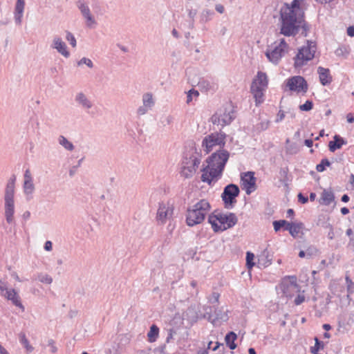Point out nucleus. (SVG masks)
<instances>
[{
	"instance_id": "16",
	"label": "nucleus",
	"mask_w": 354,
	"mask_h": 354,
	"mask_svg": "<svg viewBox=\"0 0 354 354\" xmlns=\"http://www.w3.org/2000/svg\"><path fill=\"white\" fill-rule=\"evenodd\" d=\"M286 86L290 91L297 93H306L308 90V84L301 76H293L286 80Z\"/></svg>"
},
{
	"instance_id": "32",
	"label": "nucleus",
	"mask_w": 354,
	"mask_h": 354,
	"mask_svg": "<svg viewBox=\"0 0 354 354\" xmlns=\"http://www.w3.org/2000/svg\"><path fill=\"white\" fill-rule=\"evenodd\" d=\"M290 222L286 220L274 221L272 223L274 230L275 232H278L281 228L283 227L284 230L287 231V228L290 225Z\"/></svg>"
},
{
	"instance_id": "19",
	"label": "nucleus",
	"mask_w": 354,
	"mask_h": 354,
	"mask_svg": "<svg viewBox=\"0 0 354 354\" xmlns=\"http://www.w3.org/2000/svg\"><path fill=\"white\" fill-rule=\"evenodd\" d=\"M1 296L10 301L14 306L19 307L22 312H24L25 308L21 301L18 292L15 289L10 288L9 290H6Z\"/></svg>"
},
{
	"instance_id": "64",
	"label": "nucleus",
	"mask_w": 354,
	"mask_h": 354,
	"mask_svg": "<svg viewBox=\"0 0 354 354\" xmlns=\"http://www.w3.org/2000/svg\"><path fill=\"white\" fill-rule=\"evenodd\" d=\"M304 144L308 147H311L313 145V141L312 139H306L304 140Z\"/></svg>"
},
{
	"instance_id": "63",
	"label": "nucleus",
	"mask_w": 354,
	"mask_h": 354,
	"mask_svg": "<svg viewBox=\"0 0 354 354\" xmlns=\"http://www.w3.org/2000/svg\"><path fill=\"white\" fill-rule=\"evenodd\" d=\"M346 120L348 123L354 122V115L353 113H349L346 115Z\"/></svg>"
},
{
	"instance_id": "59",
	"label": "nucleus",
	"mask_w": 354,
	"mask_h": 354,
	"mask_svg": "<svg viewBox=\"0 0 354 354\" xmlns=\"http://www.w3.org/2000/svg\"><path fill=\"white\" fill-rule=\"evenodd\" d=\"M52 245H53L52 242L50 241H47L44 243V248L46 251H50V250H52Z\"/></svg>"
},
{
	"instance_id": "52",
	"label": "nucleus",
	"mask_w": 354,
	"mask_h": 354,
	"mask_svg": "<svg viewBox=\"0 0 354 354\" xmlns=\"http://www.w3.org/2000/svg\"><path fill=\"white\" fill-rule=\"evenodd\" d=\"M48 346H50L51 353H55L57 351V348L56 347L53 339H50L48 341Z\"/></svg>"
},
{
	"instance_id": "26",
	"label": "nucleus",
	"mask_w": 354,
	"mask_h": 354,
	"mask_svg": "<svg viewBox=\"0 0 354 354\" xmlns=\"http://www.w3.org/2000/svg\"><path fill=\"white\" fill-rule=\"evenodd\" d=\"M75 101L85 109H89L93 106L92 102L83 93H79L76 95Z\"/></svg>"
},
{
	"instance_id": "3",
	"label": "nucleus",
	"mask_w": 354,
	"mask_h": 354,
	"mask_svg": "<svg viewBox=\"0 0 354 354\" xmlns=\"http://www.w3.org/2000/svg\"><path fill=\"white\" fill-rule=\"evenodd\" d=\"M15 181L16 176L12 175L8 180L3 196L4 202V216L6 222L8 224L15 223Z\"/></svg>"
},
{
	"instance_id": "50",
	"label": "nucleus",
	"mask_w": 354,
	"mask_h": 354,
	"mask_svg": "<svg viewBox=\"0 0 354 354\" xmlns=\"http://www.w3.org/2000/svg\"><path fill=\"white\" fill-rule=\"evenodd\" d=\"M346 283L347 285V290L348 292H353L354 288V283L350 279L348 276H346L345 277Z\"/></svg>"
},
{
	"instance_id": "9",
	"label": "nucleus",
	"mask_w": 354,
	"mask_h": 354,
	"mask_svg": "<svg viewBox=\"0 0 354 354\" xmlns=\"http://www.w3.org/2000/svg\"><path fill=\"white\" fill-rule=\"evenodd\" d=\"M225 133H212L203 138L202 147L206 153H210L216 146H218L219 149H223L225 145Z\"/></svg>"
},
{
	"instance_id": "54",
	"label": "nucleus",
	"mask_w": 354,
	"mask_h": 354,
	"mask_svg": "<svg viewBox=\"0 0 354 354\" xmlns=\"http://www.w3.org/2000/svg\"><path fill=\"white\" fill-rule=\"evenodd\" d=\"M220 295L217 292H213L212 295V297L209 299V302L211 304L218 303Z\"/></svg>"
},
{
	"instance_id": "57",
	"label": "nucleus",
	"mask_w": 354,
	"mask_h": 354,
	"mask_svg": "<svg viewBox=\"0 0 354 354\" xmlns=\"http://www.w3.org/2000/svg\"><path fill=\"white\" fill-rule=\"evenodd\" d=\"M284 118H285L284 112L283 111L280 110L277 115L275 122H279L282 121L284 119Z\"/></svg>"
},
{
	"instance_id": "27",
	"label": "nucleus",
	"mask_w": 354,
	"mask_h": 354,
	"mask_svg": "<svg viewBox=\"0 0 354 354\" xmlns=\"http://www.w3.org/2000/svg\"><path fill=\"white\" fill-rule=\"evenodd\" d=\"M236 339L237 335L233 331H230L226 334L225 341L226 345L230 348V349L234 350L236 348V344L234 342Z\"/></svg>"
},
{
	"instance_id": "11",
	"label": "nucleus",
	"mask_w": 354,
	"mask_h": 354,
	"mask_svg": "<svg viewBox=\"0 0 354 354\" xmlns=\"http://www.w3.org/2000/svg\"><path fill=\"white\" fill-rule=\"evenodd\" d=\"M239 187L235 184H229L224 187L221 198L225 208L231 209L233 207L236 202V198L239 196Z\"/></svg>"
},
{
	"instance_id": "17",
	"label": "nucleus",
	"mask_w": 354,
	"mask_h": 354,
	"mask_svg": "<svg viewBox=\"0 0 354 354\" xmlns=\"http://www.w3.org/2000/svg\"><path fill=\"white\" fill-rule=\"evenodd\" d=\"M242 189L247 194H250L256 189V178L254 171H247L241 176Z\"/></svg>"
},
{
	"instance_id": "51",
	"label": "nucleus",
	"mask_w": 354,
	"mask_h": 354,
	"mask_svg": "<svg viewBox=\"0 0 354 354\" xmlns=\"http://www.w3.org/2000/svg\"><path fill=\"white\" fill-rule=\"evenodd\" d=\"M149 109H151L149 107L143 104L142 106H140L138 109L137 113L140 115H142L145 114Z\"/></svg>"
},
{
	"instance_id": "15",
	"label": "nucleus",
	"mask_w": 354,
	"mask_h": 354,
	"mask_svg": "<svg viewBox=\"0 0 354 354\" xmlns=\"http://www.w3.org/2000/svg\"><path fill=\"white\" fill-rule=\"evenodd\" d=\"M174 207L169 203H160L156 214V220L159 224H165L172 218Z\"/></svg>"
},
{
	"instance_id": "61",
	"label": "nucleus",
	"mask_w": 354,
	"mask_h": 354,
	"mask_svg": "<svg viewBox=\"0 0 354 354\" xmlns=\"http://www.w3.org/2000/svg\"><path fill=\"white\" fill-rule=\"evenodd\" d=\"M347 35L350 37H354V26H351L347 28Z\"/></svg>"
},
{
	"instance_id": "12",
	"label": "nucleus",
	"mask_w": 354,
	"mask_h": 354,
	"mask_svg": "<svg viewBox=\"0 0 354 354\" xmlns=\"http://www.w3.org/2000/svg\"><path fill=\"white\" fill-rule=\"evenodd\" d=\"M200 162L201 159L194 155H192L189 158L185 157L182 162L181 176L186 178H192L195 174Z\"/></svg>"
},
{
	"instance_id": "44",
	"label": "nucleus",
	"mask_w": 354,
	"mask_h": 354,
	"mask_svg": "<svg viewBox=\"0 0 354 354\" xmlns=\"http://www.w3.org/2000/svg\"><path fill=\"white\" fill-rule=\"evenodd\" d=\"M313 107V103L311 100H306V102L299 106V109L302 111H309Z\"/></svg>"
},
{
	"instance_id": "22",
	"label": "nucleus",
	"mask_w": 354,
	"mask_h": 354,
	"mask_svg": "<svg viewBox=\"0 0 354 354\" xmlns=\"http://www.w3.org/2000/svg\"><path fill=\"white\" fill-rule=\"evenodd\" d=\"M317 73L319 74L320 83L323 86H326L331 83L333 78L330 74V70L328 68L319 66L317 68Z\"/></svg>"
},
{
	"instance_id": "48",
	"label": "nucleus",
	"mask_w": 354,
	"mask_h": 354,
	"mask_svg": "<svg viewBox=\"0 0 354 354\" xmlns=\"http://www.w3.org/2000/svg\"><path fill=\"white\" fill-rule=\"evenodd\" d=\"M82 64H86L89 68H93V64L92 61L90 59L86 58V57L82 58L77 62V65L78 66H80Z\"/></svg>"
},
{
	"instance_id": "45",
	"label": "nucleus",
	"mask_w": 354,
	"mask_h": 354,
	"mask_svg": "<svg viewBox=\"0 0 354 354\" xmlns=\"http://www.w3.org/2000/svg\"><path fill=\"white\" fill-rule=\"evenodd\" d=\"M66 39L70 43L73 47H75L77 44L76 39L74 35L69 31L66 32Z\"/></svg>"
},
{
	"instance_id": "20",
	"label": "nucleus",
	"mask_w": 354,
	"mask_h": 354,
	"mask_svg": "<svg viewBox=\"0 0 354 354\" xmlns=\"http://www.w3.org/2000/svg\"><path fill=\"white\" fill-rule=\"evenodd\" d=\"M51 48L56 49L59 53H60L66 58L70 57V53L67 50V46L66 43L63 41L62 38H60L58 36H55L53 37Z\"/></svg>"
},
{
	"instance_id": "5",
	"label": "nucleus",
	"mask_w": 354,
	"mask_h": 354,
	"mask_svg": "<svg viewBox=\"0 0 354 354\" xmlns=\"http://www.w3.org/2000/svg\"><path fill=\"white\" fill-rule=\"evenodd\" d=\"M238 218L236 214L232 212L223 214L215 212L208 216V223L212 225L215 232H223L231 228L236 224Z\"/></svg>"
},
{
	"instance_id": "36",
	"label": "nucleus",
	"mask_w": 354,
	"mask_h": 354,
	"mask_svg": "<svg viewBox=\"0 0 354 354\" xmlns=\"http://www.w3.org/2000/svg\"><path fill=\"white\" fill-rule=\"evenodd\" d=\"M142 103L143 104L147 106L150 109L153 106L154 102L153 100L152 95L149 93H145L142 95Z\"/></svg>"
},
{
	"instance_id": "56",
	"label": "nucleus",
	"mask_w": 354,
	"mask_h": 354,
	"mask_svg": "<svg viewBox=\"0 0 354 354\" xmlns=\"http://www.w3.org/2000/svg\"><path fill=\"white\" fill-rule=\"evenodd\" d=\"M298 201L301 204H305L308 201V198L304 196L301 193H299L297 196Z\"/></svg>"
},
{
	"instance_id": "24",
	"label": "nucleus",
	"mask_w": 354,
	"mask_h": 354,
	"mask_svg": "<svg viewBox=\"0 0 354 354\" xmlns=\"http://www.w3.org/2000/svg\"><path fill=\"white\" fill-rule=\"evenodd\" d=\"M347 142L344 138L336 134L333 136V140L329 142L328 148L330 151L334 152L337 149L342 148V147Z\"/></svg>"
},
{
	"instance_id": "8",
	"label": "nucleus",
	"mask_w": 354,
	"mask_h": 354,
	"mask_svg": "<svg viewBox=\"0 0 354 354\" xmlns=\"http://www.w3.org/2000/svg\"><path fill=\"white\" fill-rule=\"evenodd\" d=\"M236 118L235 111L231 104L224 106L223 110L216 112L212 117V121L214 124L224 127L229 125Z\"/></svg>"
},
{
	"instance_id": "42",
	"label": "nucleus",
	"mask_w": 354,
	"mask_h": 354,
	"mask_svg": "<svg viewBox=\"0 0 354 354\" xmlns=\"http://www.w3.org/2000/svg\"><path fill=\"white\" fill-rule=\"evenodd\" d=\"M38 280L44 283L50 284L53 281L52 277L48 274H40L38 275Z\"/></svg>"
},
{
	"instance_id": "1",
	"label": "nucleus",
	"mask_w": 354,
	"mask_h": 354,
	"mask_svg": "<svg viewBox=\"0 0 354 354\" xmlns=\"http://www.w3.org/2000/svg\"><path fill=\"white\" fill-rule=\"evenodd\" d=\"M304 0H292L290 3H285L280 9V34L286 37H295L300 30L304 10Z\"/></svg>"
},
{
	"instance_id": "31",
	"label": "nucleus",
	"mask_w": 354,
	"mask_h": 354,
	"mask_svg": "<svg viewBox=\"0 0 354 354\" xmlns=\"http://www.w3.org/2000/svg\"><path fill=\"white\" fill-rule=\"evenodd\" d=\"M58 142L60 145H62L65 149L72 151L75 147L73 144L68 140L64 136H59L58 138Z\"/></svg>"
},
{
	"instance_id": "43",
	"label": "nucleus",
	"mask_w": 354,
	"mask_h": 354,
	"mask_svg": "<svg viewBox=\"0 0 354 354\" xmlns=\"http://www.w3.org/2000/svg\"><path fill=\"white\" fill-rule=\"evenodd\" d=\"M196 14H197L196 10L190 9L188 11V17L191 19L189 26L192 29L194 28V18H195Z\"/></svg>"
},
{
	"instance_id": "34",
	"label": "nucleus",
	"mask_w": 354,
	"mask_h": 354,
	"mask_svg": "<svg viewBox=\"0 0 354 354\" xmlns=\"http://www.w3.org/2000/svg\"><path fill=\"white\" fill-rule=\"evenodd\" d=\"M23 188L24 194L26 196H31L35 190V185L32 180H24Z\"/></svg>"
},
{
	"instance_id": "53",
	"label": "nucleus",
	"mask_w": 354,
	"mask_h": 354,
	"mask_svg": "<svg viewBox=\"0 0 354 354\" xmlns=\"http://www.w3.org/2000/svg\"><path fill=\"white\" fill-rule=\"evenodd\" d=\"M305 300V297L304 295H298L296 298L295 299V304L298 306V305H300Z\"/></svg>"
},
{
	"instance_id": "41",
	"label": "nucleus",
	"mask_w": 354,
	"mask_h": 354,
	"mask_svg": "<svg viewBox=\"0 0 354 354\" xmlns=\"http://www.w3.org/2000/svg\"><path fill=\"white\" fill-rule=\"evenodd\" d=\"M300 28L302 29L301 35L304 37H307L308 32L310 30V25L305 21L304 16L303 17V20L301 22Z\"/></svg>"
},
{
	"instance_id": "2",
	"label": "nucleus",
	"mask_w": 354,
	"mask_h": 354,
	"mask_svg": "<svg viewBox=\"0 0 354 354\" xmlns=\"http://www.w3.org/2000/svg\"><path fill=\"white\" fill-rule=\"evenodd\" d=\"M230 153L224 149H219L206 159L207 165L201 169V180L210 185L214 179L222 176Z\"/></svg>"
},
{
	"instance_id": "35",
	"label": "nucleus",
	"mask_w": 354,
	"mask_h": 354,
	"mask_svg": "<svg viewBox=\"0 0 354 354\" xmlns=\"http://www.w3.org/2000/svg\"><path fill=\"white\" fill-rule=\"evenodd\" d=\"M315 345L310 348V352L313 354H317L320 350L324 349V343L322 341H320L318 337H315L314 338Z\"/></svg>"
},
{
	"instance_id": "38",
	"label": "nucleus",
	"mask_w": 354,
	"mask_h": 354,
	"mask_svg": "<svg viewBox=\"0 0 354 354\" xmlns=\"http://www.w3.org/2000/svg\"><path fill=\"white\" fill-rule=\"evenodd\" d=\"M198 85L200 88L203 89L205 91H207L212 88L211 83L209 81L205 80L204 79L201 80L198 82Z\"/></svg>"
},
{
	"instance_id": "47",
	"label": "nucleus",
	"mask_w": 354,
	"mask_h": 354,
	"mask_svg": "<svg viewBox=\"0 0 354 354\" xmlns=\"http://www.w3.org/2000/svg\"><path fill=\"white\" fill-rule=\"evenodd\" d=\"M199 95V93L198 91L196 90H194V88L189 90L188 92H187V101L186 102L187 104H189L192 101V99H193V95L197 97Z\"/></svg>"
},
{
	"instance_id": "49",
	"label": "nucleus",
	"mask_w": 354,
	"mask_h": 354,
	"mask_svg": "<svg viewBox=\"0 0 354 354\" xmlns=\"http://www.w3.org/2000/svg\"><path fill=\"white\" fill-rule=\"evenodd\" d=\"M8 288V282L5 279H0V291L1 295L5 293L6 290H9Z\"/></svg>"
},
{
	"instance_id": "23",
	"label": "nucleus",
	"mask_w": 354,
	"mask_h": 354,
	"mask_svg": "<svg viewBox=\"0 0 354 354\" xmlns=\"http://www.w3.org/2000/svg\"><path fill=\"white\" fill-rule=\"evenodd\" d=\"M25 7L24 0H17L15 8V21L16 24L20 25L21 24L22 17Z\"/></svg>"
},
{
	"instance_id": "39",
	"label": "nucleus",
	"mask_w": 354,
	"mask_h": 354,
	"mask_svg": "<svg viewBox=\"0 0 354 354\" xmlns=\"http://www.w3.org/2000/svg\"><path fill=\"white\" fill-rule=\"evenodd\" d=\"M254 254L251 252L246 253V265L248 268H251L254 266Z\"/></svg>"
},
{
	"instance_id": "14",
	"label": "nucleus",
	"mask_w": 354,
	"mask_h": 354,
	"mask_svg": "<svg viewBox=\"0 0 354 354\" xmlns=\"http://www.w3.org/2000/svg\"><path fill=\"white\" fill-rule=\"evenodd\" d=\"M280 289L286 297H292L295 292L299 291V285L297 283L295 276L285 277L279 285Z\"/></svg>"
},
{
	"instance_id": "55",
	"label": "nucleus",
	"mask_w": 354,
	"mask_h": 354,
	"mask_svg": "<svg viewBox=\"0 0 354 354\" xmlns=\"http://www.w3.org/2000/svg\"><path fill=\"white\" fill-rule=\"evenodd\" d=\"M176 333V331L173 328H170L167 331V336L166 338V342L169 343L171 339H173L174 334Z\"/></svg>"
},
{
	"instance_id": "6",
	"label": "nucleus",
	"mask_w": 354,
	"mask_h": 354,
	"mask_svg": "<svg viewBox=\"0 0 354 354\" xmlns=\"http://www.w3.org/2000/svg\"><path fill=\"white\" fill-rule=\"evenodd\" d=\"M268 84L267 75L262 71H258L250 86V91L253 95L257 106L264 101V91L268 87Z\"/></svg>"
},
{
	"instance_id": "21",
	"label": "nucleus",
	"mask_w": 354,
	"mask_h": 354,
	"mask_svg": "<svg viewBox=\"0 0 354 354\" xmlns=\"http://www.w3.org/2000/svg\"><path fill=\"white\" fill-rule=\"evenodd\" d=\"M290 225L287 228L290 235L294 237H298L304 234V230L305 229L304 224L301 222H290Z\"/></svg>"
},
{
	"instance_id": "28",
	"label": "nucleus",
	"mask_w": 354,
	"mask_h": 354,
	"mask_svg": "<svg viewBox=\"0 0 354 354\" xmlns=\"http://www.w3.org/2000/svg\"><path fill=\"white\" fill-rule=\"evenodd\" d=\"M214 15V12L213 10L209 9H203L200 14L199 21L201 24H205L211 21Z\"/></svg>"
},
{
	"instance_id": "10",
	"label": "nucleus",
	"mask_w": 354,
	"mask_h": 354,
	"mask_svg": "<svg viewBox=\"0 0 354 354\" xmlns=\"http://www.w3.org/2000/svg\"><path fill=\"white\" fill-rule=\"evenodd\" d=\"M288 48V44L286 42L285 39H281L280 42L272 48L267 49L265 54L270 62L277 64L282 57L287 53Z\"/></svg>"
},
{
	"instance_id": "4",
	"label": "nucleus",
	"mask_w": 354,
	"mask_h": 354,
	"mask_svg": "<svg viewBox=\"0 0 354 354\" xmlns=\"http://www.w3.org/2000/svg\"><path fill=\"white\" fill-rule=\"evenodd\" d=\"M211 209L209 203L205 199H201L194 205L187 208L186 223L193 227L201 223Z\"/></svg>"
},
{
	"instance_id": "13",
	"label": "nucleus",
	"mask_w": 354,
	"mask_h": 354,
	"mask_svg": "<svg viewBox=\"0 0 354 354\" xmlns=\"http://www.w3.org/2000/svg\"><path fill=\"white\" fill-rule=\"evenodd\" d=\"M209 311L206 310V313L205 315V317L214 325L218 326L221 324L222 322H227L229 319L228 316V310H224L223 307L222 308H215L209 307Z\"/></svg>"
},
{
	"instance_id": "46",
	"label": "nucleus",
	"mask_w": 354,
	"mask_h": 354,
	"mask_svg": "<svg viewBox=\"0 0 354 354\" xmlns=\"http://www.w3.org/2000/svg\"><path fill=\"white\" fill-rule=\"evenodd\" d=\"M325 228H329L330 230L327 234L328 238L330 240H333L335 238V233L333 231V227L332 225L328 222L324 223V224L322 225Z\"/></svg>"
},
{
	"instance_id": "7",
	"label": "nucleus",
	"mask_w": 354,
	"mask_h": 354,
	"mask_svg": "<svg viewBox=\"0 0 354 354\" xmlns=\"http://www.w3.org/2000/svg\"><path fill=\"white\" fill-rule=\"evenodd\" d=\"M317 50L316 44L312 41L307 40V45L301 47L298 53L293 58L295 68H301L307 64L308 62L312 60Z\"/></svg>"
},
{
	"instance_id": "62",
	"label": "nucleus",
	"mask_w": 354,
	"mask_h": 354,
	"mask_svg": "<svg viewBox=\"0 0 354 354\" xmlns=\"http://www.w3.org/2000/svg\"><path fill=\"white\" fill-rule=\"evenodd\" d=\"M77 169L78 168L75 165L71 167L68 171L69 176L71 177L75 175V174L76 173Z\"/></svg>"
},
{
	"instance_id": "40",
	"label": "nucleus",
	"mask_w": 354,
	"mask_h": 354,
	"mask_svg": "<svg viewBox=\"0 0 354 354\" xmlns=\"http://www.w3.org/2000/svg\"><path fill=\"white\" fill-rule=\"evenodd\" d=\"M305 251H306V258H308V259L312 257L313 256L317 255L318 253L317 248L314 245H310V246L308 247V248Z\"/></svg>"
},
{
	"instance_id": "29",
	"label": "nucleus",
	"mask_w": 354,
	"mask_h": 354,
	"mask_svg": "<svg viewBox=\"0 0 354 354\" xmlns=\"http://www.w3.org/2000/svg\"><path fill=\"white\" fill-rule=\"evenodd\" d=\"M321 203L325 205H329L335 200L334 194L331 191L324 190L322 194Z\"/></svg>"
},
{
	"instance_id": "30",
	"label": "nucleus",
	"mask_w": 354,
	"mask_h": 354,
	"mask_svg": "<svg viewBox=\"0 0 354 354\" xmlns=\"http://www.w3.org/2000/svg\"><path fill=\"white\" fill-rule=\"evenodd\" d=\"M159 335V328L156 324H152L150 326L149 331L147 333L148 340L149 342L153 343L156 341Z\"/></svg>"
},
{
	"instance_id": "25",
	"label": "nucleus",
	"mask_w": 354,
	"mask_h": 354,
	"mask_svg": "<svg viewBox=\"0 0 354 354\" xmlns=\"http://www.w3.org/2000/svg\"><path fill=\"white\" fill-rule=\"evenodd\" d=\"M272 254L268 249L263 251L262 254L259 258L258 263L259 267L266 268L272 263Z\"/></svg>"
},
{
	"instance_id": "18",
	"label": "nucleus",
	"mask_w": 354,
	"mask_h": 354,
	"mask_svg": "<svg viewBox=\"0 0 354 354\" xmlns=\"http://www.w3.org/2000/svg\"><path fill=\"white\" fill-rule=\"evenodd\" d=\"M77 7L83 17L86 19V26L92 28L93 25L96 24V21L91 13L88 6L84 1L79 0L77 1Z\"/></svg>"
},
{
	"instance_id": "60",
	"label": "nucleus",
	"mask_w": 354,
	"mask_h": 354,
	"mask_svg": "<svg viewBox=\"0 0 354 354\" xmlns=\"http://www.w3.org/2000/svg\"><path fill=\"white\" fill-rule=\"evenodd\" d=\"M215 10L221 14L223 13L225 11L224 6L221 4H216L215 6Z\"/></svg>"
},
{
	"instance_id": "33",
	"label": "nucleus",
	"mask_w": 354,
	"mask_h": 354,
	"mask_svg": "<svg viewBox=\"0 0 354 354\" xmlns=\"http://www.w3.org/2000/svg\"><path fill=\"white\" fill-rule=\"evenodd\" d=\"M19 342L24 346L26 351L29 353L32 352L34 348L29 344L28 339L26 338L24 333H20L19 335Z\"/></svg>"
},
{
	"instance_id": "37",
	"label": "nucleus",
	"mask_w": 354,
	"mask_h": 354,
	"mask_svg": "<svg viewBox=\"0 0 354 354\" xmlns=\"http://www.w3.org/2000/svg\"><path fill=\"white\" fill-rule=\"evenodd\" d=\"M330 165V162L327 158H323L321 160V162L317 165L316 169L319 172H323L325 171L326 167H329Z\"/></svg>"
},
{
	"instance_id": "58",
	"label": "nucleus",
	"mask_w": 354,
	"mask_h": 354,
	"mask_svg": "<svg viewBox=\"0 0 354 354\" xmlns=\"http://www.w3.org/2000/svg\"><path fill=\"white\" fill-rule=\"evenodd\" d=\"M24 180H32V178L29 169H26L24 173Z\"/></svg>"
}]
</instances>
